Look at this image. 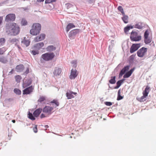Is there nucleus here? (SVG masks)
I'll use <instances>...</instances> for the list:
<instances>
[{
  "label": "nucleus",
  "instance_id": "nucleus-27",
  "mask_svg": "<svg viewBox=\"0 0 156 156\" xmlns=\"http://www.w3.org/2000/svg\"><path fill=\"white\" fill-rule=\"evenodd\" d=\"M123 16L122 17V19L124 23H128V17L127 16L125 15V14L124 15H122Z\"/></svg>",
  "mask_w": 156,
  "mask_h": 156
},
{
  "label": "nucleus",
  "instance_id": "nucleus-46",
  "mask_svg": "<svg viewBox=\"0 0 156 156\" xmlns=\"http://www.w3.org/2000/svg\"><path fill=\"white\" fill-rule=\"evenodd\" d=\"M56 0H45V4L50 3L53 2H55Z\"/></svg>",
  "mask_w": 156,
  "mask_h": 156
},
{
  "label": "nucleus",
  "instance_id": "nucleus-57",
  "mask_svg": "<svg viewBox=\"0 0 156 156\" xmlns=\"http://www.w3.org/2000/svg\"><path fill=\"white\" fill-rule=\"evenodd\" d=\"M3 19V18L2 16H0V25L2 23Z\"/></svg>",
  "mask_w": 156,
  "mask_h": 156
},
{
  "label": "nucleus",
  "instance_id": "nucleus-35",
  "mask_svg": "<svg viewBox=\"0 0 156 156\" xmlns=\"http://www.w3.org/2000/svg\"><path fill=\"white\" fill-rule=\"evenodd\" d=\"M0 62L3 63H6L7 62L6 59L3 57H0Z\"/></svg>",
  "mask_w": 156,
  "mask_h": 156
},
{
  "label": "nucleus",
  "instance_id": "nucleus-64",
  "mask_svg": "<svg viewBox=\"0 0 156 156\" xmlns=\"http://www.w3.org/2000/svg\"><path fill=\"white\" fill-rule=\"evenodd\" d=\"M150 45H152V46H154V43L153 42L152 43H151V44H150Z\"/></svg>",
  "mask_w": 156,
  "mask_h": 156
},
{
  "label": "nucleus",
  "instance_id": "nucleus-17",
  "mask_svg": "<svg viewBox=\"0 0 156 156\" xmlns=\"http://www.w3.org/2000/svg\"><path fill=\"white\" fill-rule=\"evenodd\" d=\"M24 69V66L22 64H20L17 66L16 69L17 72H22Z\"/></svg>",
  "mask_w": 156,
  "mask_h": 156
},
{
  "label": "nucleus",
  "instance_id": "nucleus-33",
  "mask_svg": "<svg viewBox=\"0 0 156 156\" xmlns=\"http://www.w3.org/2000/svg\"><path fill=\"white\" fill-rule=\"evenodd\" d=\"M50 103L51 104H55L56 105V107L58 106L59 105V103L58 101L56 99H54L52 101L50 102Z\"/></svg>",
  "mask_w": 156,
  "mask_h": 156
},
{
  "label": "nucleus",
  "instance_id": "nucleus-28",
  "mask_svg": "<svg viewBox=\"0 0 156 156\" xmlns=\"http://www.w3.org/2000/svg\"><path fill=\"white\" fill-rule=\"evenodd\" d=\"M28 115L29 118L32 120H34L36 119L35 117H36L34 116L33 115V114H32L30 112H29V113L28 114Z\"/></svg>",
  "mask_w": 156,
  "mask_h": 156
},
{
  "label": "nucleus",
  "instance_id": "nucleus-9",
  "mask_svg": "<svg viewBox=\"0 0 156 156\" xmlns=\"http://www.w3.org/2000/svg\"><path fill=\"white\" fill-rule=\"evenodd\" d=\"M33 87L31 86L24 89L23 91V94L24 95L30 94L33 91Z\"/></svg>",
  "mask_w": 156,
  "mask_h": 156
},
{
  "label": "nucleus",
  "instance_id": "nucleus-5",
  "mask_svg": "<svg viewBox=\"0 0 156 156\" xmlns=\"http://www.w3.org/2000/svg\"><path fill=\"white\" fill-rule=\"evenodd\" d=\"M147 51V48L143 47L138 50L137 52V56L140 57H143Z\"/></svg>",
  "mask_w": 156,
  "mask_h": 156
},
{
  "label": "nucleus",
  "instance_id": "nucleus-30",
  "mask_svg": "<svg viewBox=\"0 0 156 156\" xmlns=\"http://www.w3.org/2000/svg\"><path fill=\"white\" fill-rule=\"evenodd\" d=\"M115 76L111 77V79L109 80V83L111 84H114L116 82Z\"/></svg>",
  "mask_w": 156,
  "mask_h": 156
},
{
  "label": "nucleus",
  "instance_id": "nucleus-50",
  "mask_svg": "<svg viewBox=\"0 0 156 156\" xmlns=\"http://www.w3.org/2000/svg\"><path fill=\"white\" fill-rule=\"evenodd\" d=\"M71 63L72 64H73V67H76V61L75 60H73L72 61Z\"/></svg>",
  "mask_w": 156,
  "mask_h": 156
},
{
  "label": "nucleus",
  "instance_id": "nucleus-23",
  "mask_svg": "<svg viewBox=\"0 0 156 156\" xmlns=\"http://www.w3.org/2000/svg\"><path fill=\"white\" fill-rule=\"evenodd\" d=\"M19 40L16 38H12L9 39V42L12 44H14L16 46H18L17 45Z\"/></svg>",
  "mask_w": 156,
  "mask_h": 156
},
{
  "label": "nucleus",
  "instance_id": "nucleus-36",
  "mask_svg": "<svg viewBox=\"0 0 156 156\" xmlns=\"http://www.w3.org/2000/svg\"><path fill=\"white\" fill-rule=\"evenodd\" d=\"M122 83L119 80H118L116 83V86L114 87L115 89H117L121 85Z\"/></svg>",
  "mask_w": 156,
  "mask_h": 156
},
{
  "label": "nucleus",
  "instance_id": "nucleus-47",
  "mask_svg": "<svg viewBox=\"0 0 156 156\" xmlns=\"http://www.w3.org/2000/svg\"><path fill=\"white\" fill-rule=\"evenodd\" d=\"M39 53V52L38 51H36L35 50H32L31 51V53H32V54L34 55H36L38 54Z\"/></svg>",
  "mask_w": 156,
  "mask_h": 156
},
{
  "label": "nucleus",
  "instance_id": "nucleus-21",
  "mask_svg": "<svg viewBox=\"0 0 156 156\" xmlns=\"http://www.w3.org/2000/svg\"><path fill=\"white\" fill-rule=\"evenodd\" d=\"M133 28V26L131 25H127L124 28V32L126 34H128V32L130 29H132Z\"/></svg>",
  "mask_w": 156,
  "mask_h": 156
},
{
  "label": "nucleus",
  "instance_id": "nucleus-20",
  "mask_svg": "<svg viewBox=\"0 0 156 156\" xmlns=\"http://www.w3.org/2000/svg\"><path fill=\"white\" fill-rule=\"evenodd\" d=\"M44 46L43 42H40L35 44L34 46L35 48L40 49Z\"/></svg>",
  "mask_w": 156,
  "mask_h": 156
},
{
  "label": "nucleus",
  "instance_id": "nucleus-52",
  "mask_svg": "<svg viewBox=\"0 0 156 156\" xmlns=\"http://www.w3.org/2000/svg\"><path fill=\"white\" fill-rule=\"evenodd\" d=\"M66 6L67 8L68 9L72 7L73 6L71 4L69 3L66 4Z\"/></svg>",
  "mask_w": 156,
  "mask_h": 156
},
{
  "label": "nucleus",
  "instance_id": "nucleus-60",
  "mask_svg": "<svg viewBox=\"0 0 156 156\" xmlns=\"http://www.w3.org/2000/svg\"><path fill=\"white\" fill-rule=\"evenodd\" d=\"M122 83L124 82V81L125 80L124 78L119 80Z\"/></svg>",
  "mask_w": 156,
  "mask_h": 156
},
{
  "label": "nucleus",
  "instance_id": "nucleus-34",
  "mask_svg": "<svg viewBox=\"0 0 156 156\" xmlns=\"http://www.w3.org/2000/svg\"><path fill=\"white\" fill-rule=\"evenodd\" d=\"M117 9L122 13V15H124L125 13L123 9L122 6H119L118 7Z\"/></svg>",
  "mask_w": 156,
  "mask_h": 156
},
{
  "label": "nucleus",
  "instance_id": "nucleus-61",
  "mask_svg": "<svg viewBox=\"0 0 156 156\" xmlns=\"http://www.w3.org/2000/svg\"><path fill=\"white\" fill-rule=\"evenodd\" d=\"M13 69H12L9 72V74H12L13 73Z\"/></svg>",
  "mask_w": 156,
  "mask_h": 156
},
{
  "label": "nucleus",
  "instance_id": "nucleus-38",
  "mask_svg": "<svg viewBox=\"0 0 156 156\" xmlns=\"http://www.w3.org/2000/svg\"><path fill=\"white\" fill-rule=\"evenodd\" d=\"M27 20L24 19H22L21 21V24L22 26H25L27 24Z\"/></svg>",
  "mask_w": 156,
  "mask_h": 156
},
{
  "label": "nucleus",
  "instance_id": "nucleus-6",
  "mask_svg": "<svg viewBox=\"0 0 156 156\" xmlns=\"http://www.w3.org/2000/svg\"><path fill=\"white\" fill-rule=\"evenodd\" d=\"M16 19V16L14 14H9L7 15L5 18V21L7 22L13 21Z\"/></svg>",
  "mask_w": 156,
  "mask_h": 156
},
{
  "label": "nucleus",
  "instance_id": "nucleus-29",
  "mask_svg": "<svg viewBox=\"0 0 156 156\" xmlns=\"http://www.w3.org/2000/svg\"><path fill=\"white\" fill-rule=\"evenodd\" d=\"M121 90L119 89L118 92V96L117 100L118 101H119L122 100L123 98V96H122L120 95Z\"/></svg>",
  "mask_w": 156,
  "mask_h": 156
},
{
  "label": "nucleus",
  "instance_id": "nucleus-13",
  "mask_svg": "<svg viewBox=\"0 0 156 156\" xmlns=\"http://www.w3.org/2000/svg\"><path fill=\"white\" fill-rule=\"evenodd\" d=\"M133 26V28L139 29H142L144 27V24L143 23L140 22L136 23L134 26Z\"/></svg>",
  "mask_w": 156,
  "mask_h": 156
},
{
  "label": "nucleus",
  "instance_id": "nucleus-14",
  "mask_svg": "<svg viewBox=\"0 0 156 156\" xmlns=\"http://www.w3.org/2000/svg\"><path fill=\"white\" fill-rule=\"evenodd\" d=\"M45 35L44 34H41L39 36L36 37L34 38L35 42H37L43 40L45 38Z\"/></svg>",
  "mask_w": 156,
  "mask_h": 156
},
{
  "label": "nucleus",
  "instance_id": "nucleus-25",
  "mask_svg": "<svg viewBox=\"0 0 156 156\" xmlns=\"http://www.w3.org/2000/svg\"><path fill=\"white\" fill-rule=\"evenodd\" d=\"M21 43L25 44L26 47H28L30 44V41L28 40H26V37H24L23 40L22 41Z\"/></svg>",
  "mask_w": 156,
  "mask_h": 156
},
{
  "label": "nucleus",
  "instance_id": "nucleus-56",
  "mask_svg": "<svg viewBox=\"0 0 156 156\" xmlns=\"http://www.w3.org/2000/svg\"><path fill=\"white\" fill-rule=\"evenodd\" d=\"M135 68L134 67L131 69L129 71H128L131 74L134 70Z\"/></svg>",
  "mask_w": 156,
  "mask_h": 156
},
{
  "label": "nucleus",
  "instance_id": "nucleus-24",
  "mask_svg": "<svg viewBox=\"0 0 156 156\" xmlns=\"http://www.w3.org/2000/svg\"><path fill=\"white\" fill-rule=\"evenodd\" d=\"M75 27V26L73 23H69L66 27V31L68 32L71 29Z\"/></svg>",
  "mask_w": 156,
  "mask_h": 156
},
{
  "label": "nucleus",
  "instance_id": "nucleus-1",
  "mask_svg": "<svg viewBox=\"0 0 156 156\" xmlns=\"http://www.w3.org/2000/svg\"><path fill=\"white\" fill-rule=\"evenodd\" d=\"M6 32L12 36L18 35L20 32V27L14 23L6 24Z\"/></svg>",
  "mask_w": 156,
  "mask_h": 156
},
{
  "label": "nucleus",
  "instance_id": "nucleus-44",
  "mask_svg": "<svg viewBox=\"0 0 156 156\" xmlns=\"http://www.w3.org/2000/svg\"><path fill=\"white\" fill-rule=\"evenodd\" d=\"M45 100V97L41 96L40 97L38 100V102H40V103L44 101Z\"/></svg>",
  "mask_w": 156,
  "mask_h": 156
},
{
  "label": "nucleus",
  "instance_id": "nucleus-22",
  "mask_svg": "<svg viewBox=\"0 0 156 156\" xmlns=\"http://www.w3.org/2000/svg\"><path fill=\"white\" fill-rule=\"evenodd\" d=\"M129 68V66L127 65L124 67L120 71V73L123 75L126 72L128 71Z\"/></svg>",
  "mask_w": 156,
  "mask_h": 156
},
{
  "label": "nucleus",
  "instance_id": "nucleus-63",
  "mask_svg": "<svg viewBox=\"0 0 156 156\" xmlns=\"http://www.w3.org/2000/svg\"><path fill=\"white\" fill-rule=\"evenodd\" d=\"M123 75V74H122L121 73H119V77H120L121 76H122Z\"/></svg>",
  "mask_w": 156,
  "mask_h": 156
},
{
  "label": "nucleus",
  "instance_id": "nucleus-7",
  "mask_svg": "<svg viewBox=\"0 0 156 156\" xmlns=\"http://www.w3.org/2000/svg\"><path fill=\"white\" fill-rule=\"evenodd\" d=\"M140 46V44H133L130 48V53H133L134 52L137 51Z\"/></svg>",
  "mask_w": 156,
  "mask_h": 156
},
{
  "label": "nucleus",
  "instance_id": "nucleus-42",
  "mask_svg": "<svg viewBox=\"0 0 156 156\" xmlns=\"http://www.w3.org/2000/svg\"><path fill=\"white\" fill-rule=\"evenodd\" d=\"M138 34V33L137 32H136L133 31H132V32L131 33V35L130 36V37H135L137 36Z\"/></svg>",
  "mask_w": 156,
  "mask_h": 156
},
{
  "label": "nucleus",
  "instance_id": "nucleus-48",
  "mask_svg": "<svg viewBox=\"0 0 156 156\" xmlns=\"http://www.w3.org/2000/svg\"><path fill=\"white\" fill-rule=\"evenodd\" d=\"M105 104L107 106H110L112 105V102L108 101H105L104 102Z\"/></svg>",
  "mask_w": 156,
  "mask_h": 156
},
{
  "label": "nucleus",
  "instance_id": "nucleus-51",
  "mask_svg": "<svg viewBox=\"0 0 156 156\" xmlns=\"http://www.w3.org/2000/svg\"><path fill=\"white\" fill-rule=\"evenodd\" d=\"M146 97H145L144 95H143V96H141L140 98V100H139L140 101H143L144 100V99L146 98Z\"/></svg>",
  "mask_w": 156,
  "mask_h": 156
},
{
  "label": "nucleus",
  "instance_id": "nucleus-15",
  "mask_svg": "<svg viewBox=\"0 0 156 156\" xmlns=\"http://www.w3.org/2000/svg\"><path fill=\"white\" fill-rule=\"evenodd\" d=\"M32 80L31 78H30L28 80L24 79L23 81V84L25 87H27L30 85L32 83Z\"/></svg>",
  "mask_w": 156,
  "mask_h": 156
},
{
  "label": "nucleus",
  "instance_id": "nucleus-39",
  "mask_svg": "<svg viewBox=\"0 0 156 156\" xmlns=\"http://www.w3.org/2000/svg\"><path fill=\"white\" fill-rule=\"evenodd\" d=\"M5 41V40L4 38H0V46L3 45Z\"/></svg>",
  "mask_w": 156,
  "mask_h": 156
},
{
  "label": "nucleus",
  "instance_id": "nucleus-55",
  "mask_svg": "<svg viewBox=\"0 0 156 156\" xmlns=\"http://www.w3.org/2000/svg\"><path fill=\"white\" fill-rule=\"evenodd\" d=\"M29 73V69L28 68H27L26 71L23 74L25 75H26L28 74Z\"/></svg>",
  "mask_w": 156,
  "mask_h": 156
},
{
  "label": "nucleus",
  "instance_id": "nucleus-49",
  "mask_svg": "<svg viewBox=\"0 0 156 156\" xmlns=\"http://www.w3.org/2000/svg\"><path fill=\"white\" fill-rule=\"evenodd\" d=\"M135 55H133L130 56L129 58L130 62L133 61V59L134 58V57H135Z\"/></svg>",
  "mask_w": 156,
  "mask_h": 156
},
{
  "label": "nucleus",
  "instance_id": "nucleus-2",
  "mask_svg": "<svg viewBox=\"0 0 156 156\" xmlns=\"http://www.w3.org/2000/svg\"><path fill=\"white\" fill-rule=\"evenodd\" d=\"M41 30V26L39 23H34L30 30V33L33 35H36L38 34Z\"/></svg>",
  "mask_w": 156,
  "mask_h": 156
},
{
  "label": "nucleus",
  "instance_id": "nucleus-4",
  "mask_svg": "<svg viewBox=\"0 0 156 156\" xmlns=\"http://www.w3.org/2000/svg\"><path fill=\"white\" fill-rule=\"evenodd\" d=\"M81 32V30L80 29H76L71 30L69 33V37L70 39H74L76 36L79 34Z\"/></svg>",
  "mask_w": 156,
  "mask_h": 156
},
{
  "label": "nucleus",
  "instance_id": "nucleus-8",
  "mask_svg": "<svg viewBox=\"0 0 156 156\" xmlns=\"http://www.w3.org/2000/svg\"><path fill=\"white\" fill-rule=\"evenodd\" d=\"M77 94V93L76 92H73L70 90H68L66 94V96L67 99H70L73 98L74 97V95L76 96Z\"/></svg>",
  "mask_w": 156,
  "mask_h": 156
},
{
  "label": "nucleus",
  "instance_id": "nucleus-3",
  "mask_svg": "<svg viewBox=\"0 0 156 156\" xmlns=\"http://www.w3.org/2000/svg\"><path fill=\"white\" fill-rule=\"evenodd\" d=\"M55 56V55L53 52H47L42 54L41 55L42 58L46 61L52 60Z\"/></svg>",
  "mask_w": 156,
  "mask_h": 156
},
{
  "label": "nucleus",
  "instance_id": "nucleus-53",
  "mask_svg": "<svg viewBox=\"0 0 156 156\" xmlns=\"http://www.w3.org/2000/svg\"><path fill=\"white\" fill-rule=\"evenodd\" d=\"M37 125H36L35 127L33 128L34 132L35 133H36L37 132Z\"/></svg>",
  "mask_w": 156,
  "mask_h": 156
},
{
  "label": "nucleus",
  "instance_id": "nucleus-18",
  "mask_svg": "<svg viewBox=\"0 0 156 156\" xmlns=\"http://www.w3.org/2000/svg\"><path fill=\"white\" fill-rule=\"evenodd\" d=\"M56 49V48L52 45H49L46 48L47 51L50 52L55 51Z\"/></svg>",
  "mask_w": 156,
  "mask_h": 156
},
{
  "label": "nucleus",
  "instance_id": "nucleus-54",
  "mask_svg": "<svg viewBox=\"0 0 156 156\" xmlns=\"http://www.w3.org/2000/svg\"><path fill=\"white\" fill-rule=\"evenodd\" d=\"M6 3L7 1H3L0 3V6H2L4 4H6Z\"/></svg>",
  "mask_w": 156,
  "mask_h": 156
},
{
  "label": "nucleus",
  "instance_id": "nucleus-11",
  "mask_svg": "<svg viewBox=\"0 0 156 156\" xmlns=\"http://www.w3.org/2000/svg\"><path fill=\"white\" fill-rule=\"evenodd\" d=\"M53 109V108L52 107L45 106L42 110L43 112L48 113V114H51V112Z\"/></svg>",
  "mask_w": 156,
  "mask_h": 156
},
{
  "label": "nucleus",
  "instance_id": "nucleus-37",
  "mask_svg": "<svg viewBox=\"0 0 156 156\" xmlns=\"http://www.w3.org/2000/svg\"><path fill=\"white\" fill-rule=\"evenodd\" d=\"M149 33L147 30H145L144 33V38L147 39L148 38Z\"/></svg>",
  "mask_w": 156,
  "mask_h": 156
},
{
  "label": "nucleus",
  "instance_id": "nucleus-58",
  "mask_svg": "<svg viewBox=\"0 0 156 156\" xmlns=\"http://www.w3.org/2000/svg\"><path fill=\"white\" fill-rule=\"evenodd\" d=\"M45 117V115L44 114L42 113L41 114V115L40 117L41 119H42Z\"/></svg>",
  "mask_w": 156,
  "mask_h": 156
},
{
  "label": "nucleus",
  "instance_id": "nucleus-31",
  "mask_svg": "<svg viewBox=\"0 0 156 156\" xmlns=\"http://www.w3.org/2000/svg\"><path fill=\"white\" fill-rule=\"evenodd\" d=\"M13 91L16 94L18 95H20L21 94V90L17 88H14Z\"/></svg>",
  "mask_w": 156,
  "mask_h": 156
},
{
  "label": "nucleus",
  "instance_id": "nucleus-19",
  "mask_svg": "<svg viewBox=\"0 0 156 156\" xmlns=\"http://www.w3.org/2000/svg\"><path fill=\"white\" fill-rule=\"evenodd\" d=\"M130 39L132 41H138L140 40L141 39V36H138L135 37H130Z\"/></svg>",
  "mask_w": 156,
  "mask_h": 156
},
{
  "label": "nucleus",
  "instance_id": "nucleus-40",
  "mask_svg": "<svg viewBox=\"0 0 156 156\" xmlns=\"http://www.w3.org/2000/svg\"><path fill=\"white\" fill-rule=\"evenodd\" d=\"M21 78V76L20 75H17L15 76L16 80L17 82H20Z\"/></svg>",
  "mask_w": 156,
  "mask_h": 156
},
{
  "label": "nucleus",
  "instance_id": "nucleus-62",
  "mask_svg": "<svg viewBox=\"0 0 156 156\" xmlns=\"http://www.w3.org/2000/svg\"><path fill=\"white\" fill-rule=\"evenodd\" d=\"M93 0H89V3L91 4L93 3Z\"/></svg>",
  "mask_w": 156,
  "mask_h": 156
},
{
  "label": "nucleus",
  "instance_id": "nucleus-32",
  "mask_svg": "<svg viewBox=\"0 0 156 156\" xmlns=\"http://www.w3.org/2000/svg\"><path fill=\"white\" fill-rule=\"evenodd\" d=\"M131 75V74L128 71H126L123 77L124 78H127L129 77Z\"/></svg>",
  "mask_w": 156,
  "mask_h": 156
},
{
  "label": "nucleus",
  "instance_id": "nucleus-12",
  "mask_svg": "<svg viewBox=\"0 0 156 156\" xmlns=\"http://www.w3.org/2000/svg\"><path fill=\"white\" fill-rule=\"evenodd\" d=\"M62 72V69L58 67H55L53 72V74L55 76H59Z\"/></svg>",
  "mask_w": 156,
  "mask_h": 156
},
{
  "label": "nucleus",
  "instance_id": "nucleus-26",
  "mask_svg": "<svg viewBox=\"0 0 156 156\" xmlns=\"http://www.w3.org/2000/svg\"><path fill=\"white\" fill-rule=\"evenodd\" d=\"M150 87L148 86H147L145 88L143 92V95H144L145 97H147L149 93L148 90Z\"/></svg>",
  "mask_w": 156,
  "mask_h": 156
},
{
  "label": "nucleus",
  "instance_id": "nucleus-59",
  "mask_svg": "<svg viewBox=\"0 0 156 156\" xmlns=\"http://www.w3.org/2000/svg\"><path fill=\"white\" fill-rule=\"evenodd\" d=\"M44 0H37V1L38 2H43Z\"/></svg>",
  "mask_w": 156,
  "mask_h": 156
},
{
  "label": "nucleus",
  "instance_id": "nucleus-43",
  "mask_svg": "<svg viewBox=\"0 0 156 156\" xmlns=\"http://www.w3.org/2000/svg\"><path fill=\"white\" fill-rule=\"evenodd\" d=\"M6 50V48L4 47L0 48V55L3 54Z\"/></svg>",
  "mask_w": 156,
  "mask_h": 156
},
{
  "label": "nucleus",
  "instance_id": "nucleus-10",
  "mask_svg": "<svg viewBox=\"0 0 156 156\" xmlns=\"http://www.w3.org/2000/svg\"><path fill=\"white\" fill-rule=\"evenodd\" d=\"M78 73H77V71L76 69H72L71 71V74L69 76V78L70 79H74L76 78Z\"/></svg>",
  "mask_w": 156,
  "mask_h": 156
},
{
  "label": "nucleus",
  "instance_id": "nucleus-16",
  "mask_svg": "<svg viewBox=\"0 0 156 156\" xmlns=\"http://www.w3.org/2000/svg\"><path fill=\"white\" fill-rule=\"evenodd\" d=\"M42 110V109L41 108H38L36 109L33 113V115L35 117H37L39 116L41 113V112Z\"/></svg>",
  "mask_w": 156,
  "mask_h": 156
},
{
  "label": "nucleus",
  "instance_id": "nucleus-45",
  "mask_svg": "<svg viewBox=\"0 0 156 156\" xmlns=\"http://www.w3.org/2000/svg\"><path fill=\"white\" fill-rule=\"evenodd\" d=\"M144 43L146 44H148L150 43L151 42V40L150 38L144 39Z\"/></svg>",
  "mask_w": 156,
  "mask_h": 156
},
{
  "label": "nucleus",
  "instance_id": "nucleus-41",
  "mask_svg": "<svg viewBox=\"0 0 156 156\" xmlns=\"http://www.w3.org/2000/svg\"><path fill=\"white\" fill-rule=\"evenodd\" d=\"M13 100V99L11 98H6L5 100V102L8 104H9Z\"/></svg>",
  "mask_w": 156,
  "mask_h": 156
}]
</instances>
